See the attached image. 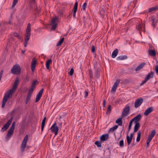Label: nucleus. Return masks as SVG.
<instances>
[{"label": "nucleus", "instance_id": "nucleus-5", "mask_svg": "<svg viewBox=\"0 0 158 158\" xmlns=\"http://www.w3.org/2000/svg\"><path fill=\"white\" fill-rule=\"evenodd\" d=\"M13 118V117H12L7 121V122L3 126L1 130V132H4L8 128L11 123Z\"/></svg>", "mask_w": 158, "mask_h": 158}, {"label": "nucleus", "instance_id": "nucleus-22", "mask_svg": "<svg viewBox=\"0 0 158 158\" xmlns=\"http://www.w3.org/2000/svg\"><path fill=\"white\" fill-rule=\"evenodd\" d=\"M116 123L118 124V125L120 126H122L123 121L122 118H118L116 121Z\"/></svg>", "mask_w": 158, "mask_h": 158}, {"label": "nucleus", "instance_id": "nucleus-53", "mask_svg": "<svg viewBox=\"0 0 158 158\" xmlns=\"http://www.w3.org/2000/svg\"><path fill=\"white\" fill-rule=\"evenodd\" d=\"M142 26L141 24H139L138 25V29L139 30H141L142 29Z\"/></svg>", "mask_w": 158, "mask_h": 158}, {"label": "nucleus", "instance_id": "nucleus-11", "mask_svg": "<svg viewBox=\"0 0 158 158\" xmlns=\"http://www.w3.org/2000/svg\"><path fill=\"white\" fill-rule=\"evenodd\" d=\"M44 89H41L36 96L35 102H37L40 99L44 91Z\"/></svg>", "mask_w": 158, "mask_h": 158}, {"label": "nucleus", "instance_id": "nucleus-21", "mask_svg": "<svg viewBox=\"0 0 158 158\" xmlns=\"http://www.w3.org/2000/svg\"><path fill=\"white\" fill-rule=\"evenodd\" d=\"M154 72H151V73H148L144 79H150L151 78H152L154 75Z\"/></svg>", "mask_w": 158, "mask_h": 158}, {"label": "nucleus", "instance_id": "nucleus-56", "mask_svg": "<svg viewBox=\"0 0 158 158\" xmlns=\"http://www.w3.org/2000/svg\"><path fill=\"white\" fill-rule=\"evenodd\" d=\"M155 71L157 73H158V65L156 66L155 68Z\"/></svg>", "mask_w": 158, "mask_h": 158}, {"label": "nucleus", "instance_id": "nucleus-30", "mask_svg": "<svg viewBox=\"0 0 158 158\" xmlns=\"http://www.w3.org/2000/svg\"><path fill=\"white\" fill-rule=\"evenodd\" d=\"M52 60L51 59H49L46 62V67L47 69H49L50 64L52 63Z\"/></svg>", "mask_w": 158, "mask_h": 158}, {"label": "nucleus", "instance_id": "nucleus-57", "mask_svg": "<svg viewBox=\"0 0 158 158\" xmlns=\"http://www.w3.org/2000/svg\"><path fill=\"white\" fill-rule=\"evenodd\" d=\"M27 42L24 41V46L25 47H27Z\"/></svg>", "mask_w": 158, "mask_h": 158}, {"label": "nucleus", "instance_id": "nucleus-27", "mask_svg": "<svg viewBox=\"0 0 158 158\" xmlns=\"http://www.w3.org/2000/svg\"><path fill=\"white\" fill-rule=\"evenodd\" d=\"M118 127V125H116L114 126V127H111L110 129L108 131V133H110V132H113L115 130H116Z\"/></svg>", "mask_w": 158, "mask_h": 158}, {"label": "nucleus", "instance_id": "nucleus-20", "mask_svg": "<svg viewBox=\"0 0 158 158\" xmlns=\"http://www.w3.org/2000/svg\"><path fill=\"white\" fill-rule=\"evenodd\" d=\"M135 123L134 126V132H136L139 130L140 127V125L139 123Z\"/></svg>", "mask_w": 158, "mask_h": 158}, {"label": "nucleus", "instance_id": "nucleus-2", "mask_svg": "<svg viewBox=\"0 0 158 158\" xmlns=\"http://www.w3.org/2000/svg\"><path fill=\"white\" fill-rule=\"evenodd\" d=\"M21 68L18 64L14 65L11 69V73L14 74L19 75L21 73Z\"/></svg>", "mask_w": 158, "mask_h": 158}, {"label": "nucleus", "instance_id": "nucleus-61", "mask_svg": "<svg viewBox=\"0 0 158 158\" xmlns=\"http://www.w3.org/2000/svg\"><path fill=\"white\" fill-rule=\"evenodd\" d=\"M30 3H35V0H31Z\"/></svg>", "mask_w": 158, "mask_h": 158}, {"label": "nucleus", "instance_id": "nucleus-44", "mask_svg": "<svg viewBox=\"0 0 158 158\" xmlns=\"http://www.w3.org/2000/svg\"><path fill=\"white\" fill-rule=\"evenodd\" d=\"M95 144L97 145L98 147H101L102 146L101 143L98 141H96L95 143Z\"/></svg>", "mask_w": 158, "mask_h": 158}, {"label": "nucleus", "instance_id": "nucleus-41", "mask_svg": "<svg viewBox=\"0 0 158 158\" xmlns=\"http://www.w3.org/2000/svg\"><path fill=\"white\" fill-rule=\"evenodd\" d=\"M119 145L121 148L124 146V141L123 140H122L119 142Z\"/></svg>", "mask_w": 158, "mask_h": 158}, {"label": "nucleus", "instance_id": "nucleus-51", "mask_svg": "<svg viewBox=\"0 0 158 158\" xmlns=\"http://www.w3.org/2000/svg\"><path fill=\"white\" fill-rule=\"evenodd\" d=\"M58 13L60 16H63V11L60 10H59L58 11Z\"/></svg>", "mask_w": 158, "mask_h": 158}, {"label": "nucleus", "instance_id": "nucleus-33", "mask_svg": "<svg viewBox=\"0 0 158 158\" xmlns=\"http://www.w3.org/2000/svg\"><path fill=\"white\" fill-rule=\"evenodd\" d=\"M141 136V131H139L137 133V136L136 138V141L137 142H139V141Z\"/></svg>", "mask_w": 158, "mask_h": 158}, {"label": "nucleus", "instance_id": "nucleus-42", "mask_svg": "<svg viewBox=\"0 0 158 158\" xmlns=\"http://www.w3.org/2000/svg\"><path fill=\"white\" fill-rule=\"evenodd\" d=\"M89 76L90 78L93 77V73L92 70L91 69L89 70Z\"/></svg>", "mask_w": 158, "mask_h": 158}, {"label": "nucleus", "instance_id": "nucleus-12", "mask_svg": "<svg viewBox=\"0 0 158 158\" xmlns=\"http://www.w3.org/2000/svg\"><path fill=\"white\" fill-rule=\"evenodd\" d=\"M37 82H38L36 80L33 81L31 85V87L29 90V91L31 92H33V91L35 88V86L36 85V83Z\"/></svg>", "mask_w": 158, "mask_h": 158}, {"label": "nucleus", "instance_id": "nucleus-40", "mask_svg": "<svg viewBox=\"0 0 158 158\" xmlns=\"http://www.w3.org/2000/svg\"><path fill=\"white\" fill-rule=\"evenodd\" d=\"M156 133V131L155 130H153L151 132L150 134H149V135L151 136H152L153 137H154Z\"/></svg>", "mask_w": 158, "mask_h": 158}, {"label": "nucleus", "instance_id": "nucleus-7", "mask_svg": "<svg viewBox=\"0 0 158 158\" xmlns=\"http://www.w3.org/2000/svg\"><path fill=\"white\" fill-rule=\"evenodd\" d=\"M56 123L55 122L50 128L51 131L54 133L55 135L57 134L59 131V127L56 126Z\"/></svg>", "mask_w": 158, "mask_h": 158}, {"label": "nucleus", "instance_id": "nucleus-9", "mask_svg": "<svg viewBox=\"0 0 158 158\" xmlns=\"http://www.w3.org/2000/svg\"><path fill=\"white\" fill-rule=\"evenodd\" d=\"M130 110V107L129 106H125L122 113V117H124L128 114Z\"/></svg>", "mask_w": 158, "mask_h": 158}, {"label": "nucleus", "instance_id": "nucleus-55", "mask_svg": "<svg viewBox=\"0 0 158 158\" xmlns=\"http://www.w3.org/2000/svg\"><path fill=\"white\" fill-rule=\"evenodd\" d=\"M85 97L86 98L88 96V92L87 91H85Z\"/></svg>", "mask_w": 158, "mask_h": 158}, {"label": "nucleus", "instance_id": "nucleus-13", "mask_svg": "<svg viewBox=\"0 0 158 158\" xmlns=\"http://www.w3.org/2000/svg\"><path fill=\"white\" fill-rule=\"evenodd\" d=\"M141 118V115L140 114H139L138 115L135 117L134 118H132L131 120L133 122L134 121L135 123H139L138 122L140 120Z\"/></svg>", "mask_w": 158, "mask_h": 158}, {"label": "nucleus", "instance_id": "nucleus-58", "mask_svg": "<svg viewBox=\"0 0 158 158\" xmlns=\"http://www.w3.org/2000/svg\"><path fill=\"white\" fill-rule=\"evenodd\" d=\"M62 124V122H60L59 123V127H61Z\"/></svg>", "mask_w": 158, "mask_h": 158}, {"label": "nucleus", "instance_id": "nucleus-63", "mask_svg": "<svg viewBox=\"0 0 158 158\" xmlns=\"http://www.w3.org/2000/svg\"><path fill=\"white\" fill-rule=\"evenodd\" d=\"M106 101L105 100H104L103 101V107H105V105Z\"/></svg>", "mask_w": 158, "mask_h": 158}, {"label": "nucleus", "instance_id": "nucleus-45", "mask_svg": "<svg viewBox=\"0 0 158 158\" xmlns=\"http://www.w3.org/2000/svg\"><path fill=\"white\" fill-rule=\"evenodd\" d=\"M133 122L131 120L130 121L129 124L128 125V132L130 131V129L131 128Z\"/></svg>", "mask_w": 158, "mask_h": 158}, {"label": "nucleus", "instance_id": "nucleus-25", "mask_svg": "<svg viewBox=\"0 0 158 158\" xmlns=\"http://www.w3.org/2000/svg\"><path fill=\"white\" fill-rule=\"evenodd\" d=\"M118 52V50L117 49H115L113 52L111 57L113 58H114L117 56Z\"/></svg>", "mask_w": 158, "mask_h": 158}, {"label": "nucleus", "instance_id": "nucleus-48", "mask_svg": "<svg viewBox=\"0 0 158 158\" xmlns=\"http://www.w3.org/2000/svg\"><path fill=\"white\" fill-rule=\"evenodd\" d=\"M74 72V69L73 68H72L69 72V74L70 76H72L73 75V73Z\"/></svg>", "mask_w": 158, "mask_h": 158}, {"label": "nucleus", "instance_id": "nucleus-52", "mask_svg": "<svg viewBox=\"0 0 158 158\" xmlns=\"http://www.w3.org/2000/svg\"><path fill=\"white\" fill-rule=\"evenodd\" d=\"M91 51H92V52H95V48L94 46V45L92 46Z\"/></svg>", "mask_w": 158, "mask_h": 158}, {"label": "nucleus", "instance_id": "nucleus-60", "mask_svg": "<svg viewBox=\"0 0 158 158\" xmlns=\"http://www.w3.org/2000/svg\"><path fill=\"white\" fill-rule=\"evenodd\" d=\"M127 80H125V81H123V82L124 83H129V82L127 81Z\"/></svg>", "mask_w": 158, "mask_h": 158}, {"label": "nucleus", "instance_id": "nucleus-47", "mask_svg": "<svg viewBox=\"0 0 158 158\" xmlns=\"http://www.w3.org/2000/svg\"><path fill=\"white\" fill-rule=\"evenodd\" d=\"M105 13V11L103 9H102L100 11L99 13L101 16H103Z\"/></svg>", "mask_w": 158, "mask_h": 158}, {"label": "nucleus", "instance_id": "nucleus-3", "mask_svg": "<svg viewBox=\"0 0 158 158\" xmlns=\"http://www.w3.org/2000/svg\"><path fill=\"white\" fill-rule=\"evenodd\" d=\"M94 68L95 70V77L98 78L100 74V69L97 62L94 63Z\"/></svg>", "mask_w": 158, "mask_h": 158}, {"label": "nucleus", "instance_id": "nucleus-6", "mask_svg": "<svg viewBox=\"0 0 158 158\" xmlns=\"http://www.w3.org/2000/svg\"><path fill=\"white\" fill-rule=\"evenodd\" d=\"M28 140V135H26L22 142V143L21 145V150L24 151V149L26 148L27 145V143Z\"/></svg>", "mask_w": 158, "mask_h": 158}, {"label": "nucleus", "instance_id": "nucleus-36", "mask_svg": "<svg viewBox=\"0 0 158 158\" xmlns=\"http://www.w3.org/2000/svg\"><path fill=\"white\" fill-rule=\"evenodd\" d=\"M64 39V37H63L61 39L60 41H59V42L57 44L56 46H59L61 45L63 43Z\"/></svg>", "mask_w": 158, "mask_h": 158}, {"label": "nucleus", "instance_id": "nucleus-24", "mask_svg": "<svg viewBox=\"0 0 158 158\" xmlns=\"http://www.w3.org/2000/svg\"><path fill=\"white\" fill-rule=\"evenodd\" d=\"M153 137L152 136H151L150 135H149L148 137V139L147 140V147H149V143L150 141H151Z\"/></svg>", "mask_w": 158, "mask_h": 158}, {"label": "nucleus", "instance_id": "nucleus-37", "mask_svg": "<svg viewBox=\"0 0 158 158\" xmlns=\"http://www.w3.org/2000/svg\"><path fill=\"white\" fill-rule=\"evenodd\" d=\"M31 24L29 23L28 24L27 27L26 29V32H31Z\"/></svg>", "mask_w": 158, "mask_h": 158}, {"label": "nucleus", "instance_id": "nucleus-29", "mask_svg": "<svg viewBox=\"0 0 158 158\" xmlns=\"http://www.w3.org/2000/svg\"><path fill=\"white\" fill-rule=\"evenodd\" d=\"M152 27H156L155 24L157 23V21L155 20V19L153 17H152Z\"/></svg>", "mask_w": 158, "mask_h": 158}, {"label": "nucleus", "instance_id": "nucleus-4", "mask_svg": "<svg viewBox=\"0 0 158 158\" xmlns=\"http://www.w3.org/2000/svg\"><path fill=\"white\" fill-rule=\"evenodd\" d=\"M58 18L57 17H55L52 19L51 24L50 25L52 26L51 29L55 30L57 26V24L58 22Z\"/></svg>", "mask_w": 158, "mask_h": 158}, {"label": "nucleus", "instance_id": "nucleus-39", "mask_svg": "<svg viewBox=\"0 0 158 158\" xmlns=\"http://www.w3.org/2000/svg\"><path fill=\"white\" fill-rule=\"evenodd\" d=\"M15 122H14L13 123L11 126L10 127V130H12V131H14V130L15 127Z\"/></svg>", "mask_w": 158, "mask_h": 158}, {"label": "nucleus", "instance_id": "nucleus-35", "mask_svg": "<svg viewBox=\"0 0 158 158\" xmlns=\"http://www.w3.org/2000/svg\"><path fill=\"white\" fill-rule=\"evenodd\" d=\"M14 132V131L12 130H9L8 131L7 136L8 138H10V136L12 135L13 133Z\"/></svg>", "mask_w": 158, "mask_h": 158}, {"label": "nucleus", "instance_id": "nucleus-64", "mask_svg": "<svg viewBox=\"0 0 158 158\" xmlns=\"http://www.w3.org/2000/svg\"><path fill=\"white\" fill-rule=\"evenodd\" d=\"M26 52V50H23L22 51V54H24Z\"/></svg>", "mask_w": 158, "mask_h": 158}, {"label": "nucleus", "instance_id": "nucleus-28", "mask_svg": "<svg viewBox=\"0 0 158 158\" xmlns=\"http://www.w3.org/2000/svg\"><path fill=\"white\" fill-rule=\"evenodd\" d=\"M127 58V56L124 55L119 56L117 57V60H122L126 59Z\"/></svg>", "mask_w": 158, "mask_h": 158}, {"label": "nucleus", "instance_id": "nucleus-31", "mask_svg": "<svg viewBox=\"0 0 158 158\" xmlns=\"http://www.w3.org/2000/svg\"><path fill=\"white\" fill-rule=\"evenodd\" d=\"M148 52L149 55L151 56H155L156 55L155 51L153 50H149Z\"/></svg>", "mask_w": 158, "mask_h": 158}, {"label": "nucleus", "instance_id": "nucleus-46", "mask_svg": "<svg viewBox=\"0 0 158 158\" xmlns=\"http://www.w3.org/2000/svg\"><path fill=\"white\" fill-rule=\"evenodd\" d=\"M111 111V106L110 105H108L107 109V113H110Z\"/></svg>", "mask_w": 158, "mask_h": 158}, {"label": "nucleus", "instance_id": "nucleus-26", "mask_svg": "<svg viewBox=\"0 0 158 158\" xmlns=\"http://www.w3.org/2000/svg\"><path fill=\"white\" fill-rule=\"evenodd\" d=\"M31 32H26V35L25 36V41L28 42L30 38Z\"/></svg>", "mask_w": 158, "mask_h": 158}, {"label": "nucleus", "instance_id": "nucleus-17", "mask_svg": "<svg viewBox=\"0 0 158 158\" xmlns=\"http://www.w3.org/2000/svg\"><path fill=\"white\" fill-rule=\"evenodd\" d=\"M32 93L33 92L28 91V92L27 96L26 98V104H27L28 103L29 101L30 100Z\"/></svg>", "mask_w": 158, "mask_h": 158}, {"label": "nucleus", "instance_id": "nucleus-19", "mask_svg": "<svg viewBox=\"0 0 158 158\" xmlns=\"http://www.w3.org/2000/svg\"><path fill=\"white\" fill-rule=\"evenodd\" d=\"M145 65L146 63L145 62H143L142 63H141L135 69V71H137L140 70L143 68Z\"/></svg>", "mask_w": 158, "mask_h": 158}, {"label": "nucleus", "instance_id": "nucleus-32", "mask_svg": "<svg viewBox=\"0 0 158 158\" xmlns=\"http://www.w3.org/2000/svg\"><path fill=\"white\" fill-rule=\"evenodd\" d=\"M126 139L127 140V145H129L130 144L132 139L129 137V136L128 135L127 136Z\"/></svg>", "mask_w": 158, "mask_h": 158}, {"label": "nucleus", "instance_id": "nucleus-10", "mask_svg": "<svg viewBox=\"0 0 158 158\" xmlns=\"http://www.w3.org/2000/svg\"><path fill=\"white\" fill-rule=\"evenodd\" d=\"M120 81V80H117L116 81L114 84L112 88L111 89V92L116 91L117 88L118 86Z\"/></svg>", "mask_w": 158, "mask_h": 158}, {"label": "nucleus", "instance_id": "nucleus-15", "mask_svg": "<svg viewBox=\"0 0 158 158\" xmlns=\"http://www.w3.org/2000/svg\"><path fill=\"white\" fill-rule=\"evenodd\" d=\"M153 110V108L152 107H150L148 108L144 113V114L145 116L148 115L150 113L152 112Z\"/></svg>", "mask_w": 158, "mask_h": 158}, {"label": "nucleus", "instance_id": "nucleus-43", "mask_svg": "<svg viewBox=\"0 0 158 158\" xmlns=\"http://www.w3.org/2000/svg\"><path fill=\"white\" fill-rule=\"evenodd\" d=\"M18 0H13L12 5V8H13L14 7L17 3Z\"/></svg>", "mask_w": 158, "mask_h": 158}, {"label": "nucleus", "instance_id": "nucleus-54", "mask_svg": "<svg viewBox=\"0 0 158 158\" xmlns=\"http://www.w3.org/2000/svg\"><path fill=\"white\" fill-rule=\"evenodd\" d=\"M3 73V70H2L0 72V79H1V78L2 77Z\"/></svg>", "mask_w": 158, "mask_h": 158}, {"label": "nucleus", "instance_id": "nucleus-14", "mask_svg": "<svg viewBox=\"0 0 158 158\" xmlns=\"http://www.w3.org/2000/svg\"><path fill=\"white\" fill-rule=\"evenodd\" d=\"M78 7V2H76L74 5L73 7V16L74 18L75 17L76 14L77 10Z\"/></svg>", "mask_w": 158, "mask_h": 158}, {"label": "nucleus", "instance_id": "nucleus-16", "mask_svg": "<svg viewBox=\"0 0 158 158\" xmlns=\"http://www.w3.org/2000/svg\"><path fill=\"white\" fill-rule=\"evenodd\" d=\"M109 138V135L108 134H103L100 137L101 140L104 141L107 140Z\"/></svg>", "mask_w": 158, "mask_h": 158}, {"label": "nucleus", "instance_id": "nucleus-49", "mask_svg": "<svg viewBox=\"0 0 158 158\" xmlns=\"http://www.w3.org/2000/svg\"><path fill=\"white\" fill-rule=\"evenodd\" d=\"M87 6V3L86 2H85L82 5V8L81 10L82 9L83 10H85V7Z\"/></svg>", "mask_w": 158, "mask_h": 158}, {"label": "nucleus", "instance_id": "nucleus-23", "mask_svg": "<svg viewBox=\"0 0 158 158\" xmlns=\"http://www.w3.org/2000/svg\"><path fill=\"white\" fill-rule=\"evenodd\" d=\"M35 3H30V8L31 9H33L34 10L36 11V12H38L39 10L37 9V7L35 8Z\"/></svg>", "mask_w": 158, "mask_h": 158}, {"label": "nucleus", "instance_id": "nucleus-1", "mask_svg": "<svg viewBox=\"0 0 158 158\" xmlns=\"http://www.w3.org/2000/svg\"><path fill=\"white\" fill-rule=\"evenodd\" d=\"M19 80H15L11 89L8 91L5 95L3 99L2 103V108L4 107L8 98L12 96L13 94L17 88L19 83L20 82V81H19Z\"/></svg>", "mask_w": 158, "mask_h": 158}, {"label": "nucleus", "instance_id": "nucleus-59", "mask_svg": "<svg viewBox=\"0 0 158 158\" xmlns=\"http://www.w3.org/2000/svg\"><path fill=\"white\" fill-rule=\"evenodd\" d=\"M133 136V133H131L130 134V136H129V137H130L132 139Z\"/></svg>", "mask_w": 158, "mask_h": 158}, {"label": "nucleus", "instance_id": "nucleus-62", "mask_svg": "<svg viewBox=\"0 0 158 158\" xmlns=\"http://www.w3.org/2000/svg\"><path fill=\"white\" fill-rule=\"evenodd\" d=\"M72 16V15L71 14H70L67 16V18L69 19H70L71 18Z\"/></svg>", "mask_w": 158, "mask_h": 158}, {"label": "nucleus", "instance_id": "nucleus-34", "mask_svg": "<svg viewBox=\"0 0 158 158\" xmlns=\"http://www.w3.org/2000/svg\"><path fill=\"white\" fill-rule=\"evenodd\" d=\"M158 9V7L157 6H156L155 7H153L151 8H149L148 9V12H151L152 11H155L157 10Z\"/></svg>", "mask_w": 158, "mask_h": 158}, {"label": "nucleus", "instance_id": "nucleus-8", "mask_svg": "<svg viewBox=\"0 0 158 158\" xmlns=\"http://www.w3.org/2000/svg\"><path fill=\"white\" fill-rule=\"evenodd\" d=\"M143 102V99L142 98H139L137 99L135 103V108H137L139 106L142 104Z\"/></svg>", "mask_w": 158, "mask_h": 158}, {"label": "nucleus", "instance_id": "nucleus-50", "mask_svg": "<svg viewBox=\"0 0 158 158\" xmlns=\"http://www.w3.org/2000/svg\"><path fill=\"white\" fill-rule=\"evenodd\" d=\"M148 80H144L143 81H142V82L140 83V86H142Z\"/></svg>", "mask_w": 158, "mask_h": 158}, {"label": "nucleus", "instance_id": "nucleus-38", "mask_svg": "<svg viewBox=\"0 0 158 158\" xmlns=\"http://www.w3.org/2000/svg\"><path fill=\"white\" fill-rule=\"evenodd\" d=\"M45 121H45L44 120H43V121H42V124H41V132H42L44 130V127L45 125Z\"/></svg>", "mask_w": 158, "mask_h": 158}, {"label": "nucleus", "instance_id": "nucleus-18", "mask_svg": "<svg viewBox=\"0 0 158 158\" xmlns=\"http://www.w3.org/2000/svg\"><path fill=\"white\" fill-rule=\"evenodd\" d=\"M36 61L37 60L35 59H33L32 60L31 64V69L32 71H34L35 70Z\"/></svg>", "mask_w": 158, "mask_h": 158}]
</instances>
